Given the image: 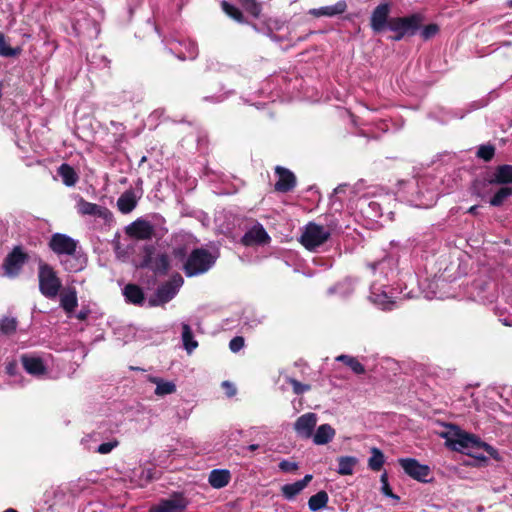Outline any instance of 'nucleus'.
Segmentation results:
<instances>
[{"label":"nucleus","mask_w":512,"mask_h":512,"mask_svg":"<svg viewBox=\"0 0 512 512\" xmlns=\"http://www.w3.org/2000/svg\"><path fill=\"white\" fill-rule=\"evenodd\" d=\"M476 155L478 158L484 160L485 162H489L495 155V147L491 144L481 145L478 148Z\"/></svg>","instance_id":"nucleus-41"},{"label":"nucleus","mask_w":512,"mask_h":512,"mask_svg":"<svg viewBox=\"0 0 512 512\" xmlns=\"http://www.w3.org/2000/svg\"><path fill=\"white\" fill-rule=\"evenodd\" d=\"M312 478V475L307 474L302 480L282 486L281 492L283 496L288 500H292L295 496H297L305 489V487L309 484Z\"/></svg>","instance_id":"nucleus-19"},{"label":"nucleus","mask_w":512,"mask_h":512,"mask_svg":"<svg viewBox=\"0 0 512 512\" xmlns=\"http://www.w3.org/2000/svg\"><path fill=\"white\" fill-rule=\"evenodd\" d=\"M215 262V256L205 249H196L189 256L184 268L187 276H195L208 271Z\"/></svg>","instance_id":"nucleus-4"},{"label":"nucleus","mask_w":512,"mask_h":512,"mask_svg":"<svg viewBox=\"0 0 512 512\" xmlns=\"http://www.w3.org/2000/svg\"><path fill=\"white\" fill-rule=\"evenodd\" d=\"M77 318L80 319V320H84L86 318V313L84 312H80L78 315H77Z\"/></svg>","instance_id":"nucleus-52"},{"label":"nucleus","mask_w":512,"mask_h":512,"mask_svg":"<svg viewBox=\"0 0 512 512\" xmlns=\"http://www.w3.org/2000/svg\"><path fill=\"white\" fill-rule=\"evenodd\" d=\"M439 31H440V28L437 24L430 23L428 25L422 24V27L419 30V33H420V37L422 38V40L428 41L431 38L435 37L439 33Z\"/></svg>","instance_id":"nucleus-40"},{"label":"nucleus","mask_w":512,"mask_h":512,"mask_svg":"<svg viewBox=\"0 0 512 512\" xmlns=\"http://www.w3.org/2000/svg\"><path fill=\"white\" fill-rule=\"evenodd\" d=\"M17 328V321L15 318L6 317L0 322V330L4 334H12Z\"/></svg>","instance_id":"nucleus-42"},{"label":"nucleus","mask_w":512,"mask_h":512,"mask_svg":"<svg viewBox=\"0 0 512 512\" xmlns=\"http://www.w3.org/2000/svg\"><path fill=\"white\" fill-rule=\"evenodd\" d=\"M137 205L135 192L130 189L123 192L117 199V207L123 214H128L134 210Z\"/></svg>","instance_id":"nucleus-21"},{"label":"nucleus","mask_w":512,"mask_h":512,"mask_svg":"<svg viewBox=\"0 0 512 512\" xmlns=\"http://www.w3.org/2000/svg\"><path fill=\"white\" fill-rule=\"evenodd\" d=\"M187 498L181 493H174L167 499L154 505L150 512H184L188 506Z\"/></svg>","instance_id":"nucleus-9"},{"label":"nucleus","mask_w":512,"mask_h":512,"mask_svg":"<svg viewBox=\"0 0 512 512\" xmlns=\"http://www.w3.org/2000/svg\"><path fill=\"white\" fill-rule=\"evenodd\" d=\"M22 364L24 369L31 375L40 376L46 372L42 359L33 356H23Z\"/></svg>","instance_id":"nucleus-22"},{"label":"nucleus","mask_w":512,"mask_h":512,"mask_svg":"<svg viewBox=\"0 0 512 512\" xmlns=\"http://www.w3.org/2000/svg\"><path fill=\"white\" fill-rule=\"evenodd\" d=\"M242 7L253 17L258 18L262 11V6L257 0H240Z\"/></svg>","instance_id":"nucleus-39"},{"label":"nucleus","mask_w":512,"mask_h":512,"mask_svg":"<svg viewBox=\"0 0 512 512\" xmlns=\"http://www.w3.org/2000/svg\"><path fill=\"white\" fill-rule=\"evenodd\" d=\"M149 381L156 385L155 394L157 396H165L176 391V386L171 381H164L159 377L150 376Z\"/></svg>","instance_id":"nucleus-27"},{"label":"nucleus","mask_w":512,"mask_h":512,"mask_svg":"<svg viewBox=\"0 0 512 512\" xmlns=\"http://www.w3.org/2000/svg\"><path fill=\"white\" fill-rule=\"evenodd\" d=\"M371 457L368 460V466L373 471L381 470L384 464V454L378 448L371 449Z\"/></svg>","instance_id":"nucleus-38"},{"label":"nucleus","mask_w":512,"mask_h":512,"mask_svg":"<svg viewBox=\"0 0 512 512\" xmlns=\"http://www.w3.org/2000/svg\"><path fill=\"white\" fill-rule=\"evenodd\" d=\"M48 245L59 256L73 254V252L80 248L78 240L62 233L53 234Z\"/></svg>","instance_id":"nucleus-7"},{"label":"nucleus","mask_w":512,"mask_h":512,"mask_svg":"<svg viewBox=\"0 0 512 512\" xmlns=\"http://www.w3.org/2000/svg\"><path fill=\"white\" fill-rule=\"evenodd\" d=\"M39 290L46 298H55L62 287V282L55 270L47 263L40 262L38 268Z\"/></svg>","instance_id":"nucleus-3"},{"label":"nucleus","mask_w":512,"mask_h":512,"mask_svg":"<svg viewBox=\"0 0 512 512\" xmlns=\"http://www.w3.org/2000/svg\"><path fill=\"white\" fill-rule=\"evenodd\" d=\"M64 270L68 272H80L87 265V256L83 253L81 247L77 249L73 254L67 255L60 261Z\"/></svg>","instance_id":"nucleus-14"},{"label":"nucleus","mask_w":512,"mask_h":512,"mask_svg":"<svg viewBox=\"0 0 512 512\" xmlns=\"http://www.w3.org/2000/svg\"><path fill=\"white\" fill-rule=\"evenodd\" d=\"M60 306L67 314L74 312L78 306L77 293L74 288H67L60 293Z\"/></svg>","instance_id":"nucleus-20"},{"label":"nucleus","mask_w":512,"mask_h":512,"mask_svg":"<svg viewBox=\"0 0 512 512\" xmlns=\"http://www.w3.org/2000/svg\"><path fill=\"white\" fill-rule=\"evenodd\" d=\"M118 442H106L98 446L97 452L100 454H108L110 453L115 447H117Z\"/></svg>","instance_id":"nucleus-46"},{"label":"nucleus","mask_w":512,"mask_h":512,"mask_svg":"<svg viewBox=\"0 0 512 512\" xmlns=\"http://www.w3.org/2000/svg\"><path fill=\"white\" fill-rule=\"evenodd\" d=\"M399 464L407 475L421 482H426L430 474V468L427 465L420 464L413 458H403L399 460Z\"/></svg>","instance_id":"nucleus-13"},{"label":"nucleus","mask_w":512,"mask_h":512,"mask_svg":"<svg viewBox=\"0 0 512 512\" xmlns=\"http://www.w3.org/2000/svg\"><path fill=\"white\" fill-rule=\"evenodd\" d=\"M277 181L274 184V189L280 193H288L295 189L297 184V178L295 174L283 166L277 165L274 168Z\"/></svg>","instance_id":"nucleus-10"},{"label":"nucleus","mask_w":512,"mask_h":512,"mask_svg":"<svg viewBox=\"0 0 512 512\" xmlns=\"http://www.w3.org/2000/svg\"><path fill=\"white\" fill-rule=\"evenodd\" d=\"M346 185H339L337 188H335L334 193L337 195L339 193H342L345 191Z\"/></svg>","instance_id":"nucleus-49"},{"label":"nucleus","mask_w":512,"mask_h":512,"mask_svg":"<svg viewBox=\"0 0 512 512\" xmlns=\"http://www.w3.org/2000/svg\"><path fill=\"white\" fill-rule=\"evenodd\" d=\"M424 21V14L419 12L393 17L390 23V31L393 32V35L390 36V39L392 41H401L405 37L415 36L421 29Z\"/></svg>","instance_id":"nucleus-2"},{"label":"nucleus","mask_w":512,"mask_h":512,"mask_svg":"<svg viewBox=\"0 0 512 512\" xmlns=\"http://www.w3.org/2000/svg\"><path fill=\"white\" fill-rule=\"evenodd\" d=\"M507 6H508L509 8H512V0H508V2H507Z\"/></svg>","instance_id":"nucleus-56"},{"label":"nucleus","mask_w":512,"mask_h":512,"mask_svg":"<svg viewBox=\"0 0 512 512\" xmlns=\"http://www.w3.org/2000/svg\"><path fill=\"white\" fill-rule=\"evenodd\" d=\"M380 481L382 483V492H383V494H385L386 496L395 498V499H399L398 496H396V495H394L392 493V490H391V488L389 486V483H388L387 473H383L381 475Z\"/></svg>","instance_id":"nucleus-44"},{"label":"nucleus","mask_w":512,"mask_h":512,"mask_svg":"<svg viewBox=\"0 0 512 512\" xmlns=\"http://www.w3.org/2000/svg\"><path fill=\"white\" fill-rule=\"evenodd\" d=\"M222 385L226 389V394L229 397H232V396H234L236 394V389L233 386V384H231L230 382L224 381Z\"/></svg>","instance_id":"nucleus-48"},{"label":"nucleus","mask_w":512,"mask_h":512,"mask_svg":"<svg viewBox=\"0 0 512 512\" xmlns=\"http://www.w3.org/2000/svg\"><path fill=\"white\" fill-rule=\"evenodd\" d=\"M318 422L317 414L308 412L296 419L294 422V430L298 437L309 439L313 435V431Z\"/></svg>","instance_id":"nucleus-12"},{"label":"nucleus","mask_w":512,"mask_h":512,"mask_svg":"<svg viewBox=\"0 0 512 512\" xmlns=\"http://www.w3.org/2000/svg\"><path fill=\"white\" fill-rule=\"evenodd\" d=\"M287 381L291 384L293 392L297 395L303 394L311 389L310 385L303 384L294 378H288Z\"/></svg>","instance_id":"nucleus-43"},{"label":"nucleus","mask_w":512,"mask_h":512,"mask_svg":"<svg viewBox=\"0 0 512 512\" xmlns=\"http://www.w3.org/2000/svg\"><path fill=\"white\" fill-rule=\"evenodd\" d=\"M489 183L505 186L512 184V165L502 164L495 167Z\"/></svg>","instance_id":"nucleus-17"},{"label":"nucleus","mask_w":512,"mask_h":512,"mask_svg":"<svg viewBox=\"0 0 512 512\" xmlns=\"http://www.w3.org/2000/svg\"><path fill=\"white\" fill-rule=\"evenodd\" d=\"M328 499V494L325 491L317 492L315 495L309 498V509L313 512L323 509L324 507H326Z\"/></svg>","instance_id":"nucleus-32"},{"label":"nucleus","mask_w":512,"mask_h":512,"mask_svg":"<svg viewBox=\"0 0 512 512\" xmlns=\"http://www.w3.org/2000/svg\"><path fill=\"white\" fill-rule=\"evenodd\" d=\"M231 475L226 469H215L210 472L209 484L216 489H220L228 485Z\"/></svg>","instance_id":"nucleus-25"},{"label":"nucleus","mask_w":512,"mask_h":512,"mask_svg":"<svg viewBox=\"0 0 512 512\" xmlns=\"http://www.w3.org/2000/svg\"><path fill=\"white\" fill-rule=\"evenodd\" d=\"M392 4L390 2H381L377 5L370 16V27L374 34H381L386 30L390 31V23L392 18L390 17Z\"/></svg>","instance_id":"nucleus-5"},{"label":"nucleus","mask_w":512,"mask_h":512,"mask_svg":"<svg viewBox=\"0 0 512 512\" xmlns=\"http://www.w3.org/2000/svg\"><path fill=\"white\" fill-rule=\"evenodd\" d=\"M57 174L61 177L63 184L68 187L75 186L79 181L76 170L68 163H62L57 168Z\"/></svg>","instance_id":"nucleus-23"},{"label":"nucleus","mask_w":512,"mask_h":512,"mask_svg":"<svg viewBox=\"0 0 512 512\" xmlns=\"http://www.w3.org/2000/svg\"><path fill=\"white\" fill-rule=\"evenodd\" d=\"M124 296L126 297V300L133 303V304H140L144 300V295L142 290L133 284H128L124 288Z\"/></svg>","instance_id":"nucleus-31"},{"label":"nucleus","mask_w":512,"mask_h":512,"mask_svg":"<svg viewBox=\"0 0 512 512\" xmlns=\"http://www.w3.org/2000/svg\"><path fill=\"white\" fill-rule=\"evenodd\" d=\"M331 232L328 226H305L300 243L308 250H314L327 241Z\"/></svg>","instance_id":"nucleus-6"},{"label":"nucleus","mask_w":512,"mask_h":512,"mask_svg":"<svg viewBox=\"0 0 512 512\" xmlns=\"http://www.w3.org/2000/svg\"><path fill=\"white\" fill-rule=\"evenodd\" d=\"M146 161H147V157L146 156H142V158L140 159V162H139V166H141Z\"/></svg>","instance_id":"nucleus-54"},{"label":"nucleus","mask_w":512,"mask_h":512,"mask_svg":"<svg viewBox=\"0 0 512 512\" xmlns=\"http://www.w3.org/2000/svg\"><path fill=\"white\" fill-rule=\"evenodd\" d=\"M22 52L21 47L12 48L6 41L5 35L0 33V56L16 57Z\"/></svg>","instance_id":"nucleus-37"},{"label":"nucleus","mask_w":512,"mask_h":512,"mask_svg":"<svg viewBox=\"0 0 512 512\" xmlns=\"http://www.w3.org/2000/svg\"><path fill=\"white\" fill-rule=\"evenodd\" d=\"M511 196H512V187L501 185V187L490 198L489 203L491 206L500 207Z\"/></svg>","instance_id":"nucleus-29"},{"label":"nucleus","mask_w":512,"mask_h":512,"mask_svg":"<svg viewBox=\"0 0 512 512\" xmlns=\"http://www.w3.org/2000/svg\"><path fill=\"white\" fill-rule=\"evenodd\" d=\"M131 224H135V225H138V224H149L146 220H143V219H137L135 221H133Z\"/></svg>","instance_id":"nucleus-50"},{"label":"nucleus","mask_w":512,"mask_h":512,"mask_svg":"<svg viewBox=\"0 0 512 512\" xmlns=\"http://www.w3.org/2000/svg\"><path fill=\"white\" fill-rule=\"evenodd\" d=\"M145 265L152 268L155 272L165 273L168 270V259L164 254H157L152 256L148 254L145 257Z\"/></svg>","instance_id":"nucleus-26"},{"label":"nucleus","mask_w":512,"mask_h":512,"mask_svg":"<svg viewBox=\"0 0 512 512\" xmlns=\"http://www.w3.org/2000/svg\"><path fill=\"white\" fill-rule=\"evenodd\" d=\"M259 448V445L258 444H251L247 447L248 450L250 451H255Z\"/></svg>","instance_id":"nucleus-51"},{"label":"nucleus","mask_w":512,"mask_h":512,"mask_svg":"<svg viewBox=\"0 0 512 512\" xmlns=\"http://www.w3.org/2000/svg\"><path fill=\"white\" fill-rule=\"evenodd\" d=\"M243 346H244V339L239 336L234 337L229 343V348L234 353L240 351L243 348Z\"/></svg>","instance_id":"nucleus-45"},{"label":"nucleus","mask_w":512,"mask_h":512,"mask_svg":"<svg viewBox=\"0 0 512 512\" xmlns=\"http://www.w3.org/2000/svg\"><path fill=\"white\" fill-rule=\"evenodd\" d=\"M336 435V430L330 424H321L313 432L312 440L316 445H325L331 442Z\"/></svg>","instance_id":"nucleus-18"},{"label":"nucleus","mask_w":512,"mask_h":512,"mask_svg":"<svg viewBox=\"0 0 512 512\" xmlns=\"http://www.w3.org/2000/svg\"><path fill=\"white\" fill-rule=\"evenodd\" d=\"M4 512H17V511L15 509L9 508V509H6Z\"/></svg>","instance_id":"nucleus-55"},{"label":"nucleus","mask_w":512,"mask_h":512,"mask_svg":"<svg viewBox=\"0 0 512 512\" xmlns=\"http://www.w3.org/2000/svg\"><path fill=\"white\" fill-rule=\"evenodd\" d=\"M182 341L185 350L189 354H191L198 347V342L194 339L192 330L186 323L182 325Z\"/></svg>","instance_id":"nucleus-30"},{"label":"nucleus","mask_w":512,"mask_h":512,"mask_svg":"<svg viewBox=\"0 0 512 512\" xmlns=\"http://www.w3.org/2000/svg\"><path fill=\"white\" fill-rule=\"evenodd\" d=\"M270 240L263 226H254L242 237V243L246 246L266 244Z\"/></svg>","instance_id":"nucleus-16"},{"label":"nucleus","mask_w":512,"mask_h":512,"mask_svg":"<svg viewBox=\"0 0 512 512\" xmlns=\"http://www.w3.org/2000/svg\"><path fill=\"white\" fill-rule=\"evenodd\" d=\"M77 211L81 215H88L95 219H101L106 223L113 221V213L106 207L91 203L83 198H80L77 202Z\"/></svg>","instance_id":"nucleus-8"},{"label":"nucleus","mask_w":512,"mask_h":512,"mask_svg":"<svg viewBox=\"0 0 512 512\" xmlns=\"http://www.w3.org/2000/svg\"><path fill=\"white\" fill-rule=\"evenodd\" d=\"M358 459L353 456H341L338 458V470L340 475H352L354 467L357 465Z\"/></svg>","instance_id":"nucleus-28"},{"label":"nucleus","mask_w":512,"mask_h":512,"mask_svg":"<svg viewBox=\"0 0 512 512\" xmlns=\"http://www.w3.org/2000/svg\"><path fill=\"white\" fill-rule=\"evenodd\" d=\"M183 284V278L180 275L174 276L169 282L159 287L157 290V300L159 303H167L178 292V289Z\"/></svg>","instance_id":"nucleus-15"},{"label":"nucleus","mask_w":512,"mask_h":512,"mask_svg":"<svg viewBox=\"0 0 512 512\" xmlns=\"http://www.w3.org/2000/svg\"><path fill=\"white\" fill-rule=\"evenodd\" d=\"M370 299L373 303L384 310L390 309L392 306V301L389 296L385 292L377 293L374 287L372 288Z\"/></svg>","instance_id":"nucleus-36"},{"label":"nucleus","mask_w":512,"mask_h":512,"mask_svg":"<svg viewBox=\"0 0 512 512\" xmlns=\"http://www.w3.org/2000/svg\"><path fill=\"white\" fill-rule=\"evenodd\" d=\"M440 437L446 440L445 444L453 451L464 453L478 460H486L480 453L486 451L493 459L500 460L497 450L491 445L483 442L478 436L468 433L457 426L446 425L445 430L439 433Z\"/></svg>","instance_id":"nucleus-1"},{"label":"nucleus","mask_w":512,"mask_h":512,"mask_svg":"<svg viewBox=\"0 0 512 512\" xmlns=\"http://www.w3.org/2000/svg\"><path fill=\"white\" fill-rule=\"evenodd\" d=\"M347 9V4L345 1H338L336 4L331 6H324L318 9H313L310 13L316 17L327 16L332 17L336 15H340L344 13Z\"/></svg>","instance_id":"nucleus-24"},{"label":"nucleus","mask_w":512,"mask_h":512,"mask_svg":"<svg viewBox=\"0 0 512 512\" xmlns=\"http://www.w3.org/2000/svg\"><path fill=\"white\" fill-rule=\"evenodd\" d=\"M26 260L27 255L22 251V249L20 247H15L4 261V275L9 278L17 276Z\"/></svg>","instance_id":"nucleus-11"},{"label":"nucleus","mask_w":512,"mask_h":512,"mask_svg":"<svg viewBox=\"0 0 512 512\" xmlns=\"http://www.w3.org/2000/svg\"><path fill=\"white\" fill-rule=\"evenodd\" d=\"M221 8L225 14H227L230 18L235 20L238 23H246V19L242 13V11L236 6L232 5L228 1L223 0L221 2Z\"/></svg>","instance_id":"nucleus-33"},{"label":"nucleus","mask_w":512,"mask_h":512,"mask_svg":"<svg viewBox=\"0 0 512 512\" xmlns=\"http://www.w3.org/2000/svg\"><path fill=\"white\" fill-rule=\"evenodd\" d=\"M474 209H476V207H471V208H470V211H471V212H474Z\"/></svg>","instance_id":"nucleus-57"},{"label":"nucleus","mask_w":512,"mask_h":512,"mask_svg":"<svg viewBox=\"0 0 512 512\" xmlns=\"http://www.w3.org/2000/svg\"><path fill=\"white\" fill-rule=\"evenodd\" d=\"M153 226H126V233L133 238L147 239L152 234Z\"/></svg>","instance_id":"nucleus-34"},{"label":"nucleus","mask_w":512,"mask_h":512,"mask_svg":"<svg viewBox=\"0 0 512 512\" xmlns=\"http://www.w3.org/2000/svg\"><path fill=\"white\" fill-rule=\"evenodd\" d=\"M336 360L343 362L356 374H363L365 372L364 366L355 357L339 355L336 357Z\"/></svg>","instance_id":"nucleus-35"},{"label":"nucleus","mask_w":512,"mask_h":512,"mask_svg":"<svg viewBox=\"0 0 512 512\" xmlns=\"http://www.w3.org/2000/svg\"><path fill=\"white\" fill-rule=\"evenodd\" d=\"M501 322L503 323V325L505 326H512V322H509L507 319H503L501 320Z\"/></svg>","instance_id":"nucleus-53"},{"label":"nucleus","mask_w":512,"mask_h":512,"mask_svg":"<svg viewBox=\"0 0 512 512\" xmlns=\"http://www.w3.org/2000/svg\"><path fill=\"white\" fill-rule=\"evenodd\" d=\"M279 468L283 472H294V471H296L298 469V465L295 462H291V461H288V460H282L279 463Z\"/></svg>","instance_id":"nucleus-47"}]
</instances>
